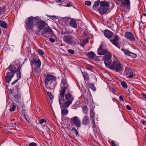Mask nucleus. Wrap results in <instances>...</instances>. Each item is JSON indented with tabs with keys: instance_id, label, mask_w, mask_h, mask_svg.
Wrapping results in <instances>:
<instances>
[{
	"instance_id": "obj_1",
	"label": "nucleus",
	"mask_w": 146,
	"mask_h": 146,
	"mask_svg": "<svg viewBox=\"0 0 146 146\" xmlns=\"http://www.w3.org/2000/svg\"><path fill=\"white\" fill-rule=\"evenodd\" d=\"M44 83L45 85L48 89L54 90L57 83L56 77L53 75L47 74L45 77Z\"/></svg>"
},
{
	"instance_id": "obj_2",
	"label": "nucleus",
	"mask_w": 146,
	"mask_h": 146,
	"mask_svg": "<svg viewBox=\"0 0 146 146\" xmlns=\"http://www.w3.org/2000/svg\"><path fill=\"white\" fill-rule=\"evenodd\" d=\"M70 90L67 79L65 78H63L61 80L60 83V89L59 90L60 96L59 102L60 103L64 102L63 97L66 90L68 91Z\"/></svg>"
},
{
	"instance_id": "obj_3",
	"label": "nucleus",
	"mask_w": 146,
	"mask_h": 146,
	"mask_svg": "<svg viewBox=\"0 0 146 146\" xmlns=\"http://www.w3.org/2000/svg\"><path fill=\"white\" fill-rule=\"evenodd\" d=\"M117 72H120L123 70V67L117 59L114 60L108 67Z\"/></svg>"
},
{
	"instance_id": "obj_4",
	"label": "nucleus",
	"mask_w": 146,
	"mask_h": 146,
	"mask_svg": "<svg viewBox=\"0 0 146 146\" xmlns=\"http://www.w3.org/2000/svg\"><path fill=\"white\" fill-rule=\"evenodd\" d=\"M37 21V17H34L31 16L27 18L25 21L26 29H32L34 26H35V24H36Z\"/></svg>"
},
{
	"instance_id": "obj_5",
	"label": "nucleus",
	"mask_w": 146,
	"mask_h": 146,
	"mask_svg": "<svg viewBox=\"0 0 146 146\" xmlns=\"http://www.w3.org/2000/svg\"><path fill=\"white\" fill-rule=\"evenodd\" d=\"M110 3L105 1H102L100 3V7L98 10L101 14H105L108 11V7H110Z\"/></svg>"
},
{
	"instance_id": "obj_6",
	"label": "nucleus",
	"mask_w": 146,
	"mask_h": 146,
	"mask_svg": "<svg viewBox=\"0 0 146 146\" xmlns=\"http://www.w3.org/2000/svg\"><path fill=\"white\" fill-rule=\"evenodd\" d=\"M70 122L71 124H74L76 127H81V121L78 117L74 116L70 119Z\"/></svg>"
},
{
	"instance_id": "obj_7",
	"label": "nucleus",
	"mask_w": 146,
	"mask_h": 146,
	"mask_svg": "<svg viewBox=\"0 0 146 146\" xmlns=\"http://www.w3.org/2000/svg\"><path fill=\"white\" fill-rule=\"evenodd\" d=\"M37 21L35 24V26L37 27V28L39 30H42L44 27H46L48 26L47 23L44 21L42 20H39L38 17H37Z\"/></svg>"
},
{
	"instance_id": "obj_8",
	"label": "nucleus",
	"mask_w": 146,
	"mask_h": 146,
	"mask_svg": "<svg viewBox=\"0 0 146 146\" xmlns=\"http://www.w3.org/2000/svg\"><path fill=\"white\" fill-rule=\"evenodd\" d=\"M106 54L104 57V60L106 67H108L111 63V55L109 52Z\"/></svg>"
},
{
	"instance_id": "obj_9",
	"label": "nucleus",
	"mask_w": 146,
	"mask_h": 146,
	"mask_svg": "<svg viewBox=\"0 0 146 146\" xmlns=\"http://www.w3.org/2000/svg\"><path fill=\"white\" fill-rule=\"evenodd\" d=\"M21 68V67L19 64L11 65L9 67L10 70L13 73H16L17 72H19L20 71Z\"/></svg>"
},
{
	"instance_id": "obj_10",
	"label": "nucleus",
	"mask_w": 146,
	"mask_h": 146,
	"mask_svg": "<svg viewBox=\"0 0 146 146\" xmlns=\"http://www.w3.org/2000/svg\"><path fill=\"white\" fill-rule=\"evenodd\" d=\"M31 62L35 66H40L41 63L38 57L37 56H34L31 60Z\"/></svg>"
},
{
	"instance_id": "obj_11",
	"label": "nucleus",
	"mask_w": 146,
	"mask_h": 146,
	"mask_svg": "<svg viewBox=\"0 0 146 146\" xmlns=\"http://www.w3.org/2000/svg\"><path fill=\"white\" fill-rule=\"evenodd\" d=\"M108 51L106 48H103L102 44H101L99 48L98 49V54L100 55L106 54Z\"/></svg>"
},
{
	"instance_id": "obj_12",
	"label": "nucleus",
	"mask_w": 146,
	"mask_h": 146,
	"mask_svg": "<svg viewBox=\"0 0 146 146\" xmlns=\"http://www.w3.org/2000/svg\"><path fill=\"white\" fill-rule=\"evenodd\" d=\"M74 38V37L68 35L64 36L63 37L64 41L68 44L72 43Z\"/></svg>"
},
{
	"instance_id": "obj_13",
	"label": "nucleus",
	"mask_w": 146,
	"mask_h": 146,
	"mask_svg": "<svg viewBox=\"0 0 146 146\" xmlns=\"http://www.w3.org/2000/svg\"><path fill=\"white\" fill-rule=\"evenodd\" d=\"M50 126L48 123L44 124L42 126V133L43 135H44L45 134H47L50 130V129L48 127Z\"/></svg>"
},
{
	"instance_id": "obj_14",
	"label": "nucleus",
	"mask_w": 146,
	"mask_h": 146,
	"mask_svg": "<svg viewBox=\"0 0 146 146\" xmlns=\"http://www.w3.org/2000/svg\"><path fill=\"white\" fill-rule=\"evenodd\" d=\"M121 50L126 55L130 56L133 58H135L137 57V56L136 54L133 53L129 50L123 49H121Z\"/></svg>"
},
{
	"instance_id": "obj_15",
	"label": "nucleus",
	"mask_w": 146,
	"mask_h": 146,
	"mask_svg": "<svg viewBox=\"0 0 146 146\" xmlns=\"http://www.w3.org/2000/svg\"><path fill=\"white\" fill-rule=\"evenodd\" d=\"M125 36L127 38L131 41H134L135 38L133 35L130 32H127L125 34Z\"/></svg>"
},
{
	"instance_id": "obj_16",
	"label": "nucleus",
	"mask_w": 146,
	"mask_h": 146,
	"mask_svg": "<svg viewBox=\"0 0 146 146\" xmlns=\"http://www.w3.org/2000/svg\"><path fill=\"white\" fill-rule=\"evenodd\" d=\"M119 37L117 36H115L114 39L110 40V41L112 43L115 45L117 48H119L120 46L118 42V40Z\"/></svg>"
},
{
	"instance_id": "obj_17",
	"label": "nucleus",
	"mask_w": 146,
	"mask_h": 146,
	"mask_svg": "<svg viewBox=\"0 0 146 146\" xmlns=\"http://www.w3.org/2000/svg\"><path fill=\"white\" fill-rule=\"evenodd\" d=\"M46 33H53V31L50 27L44 28L41 32V35L43 36H46Z\"/></svg>"
},
{
	"instance_id": "obj_18",
	"label": "nucleus",
	"mask_w": 146,
	"mask_h": 146,
	"mask_svg": "<svg viewBox=\"0 0 146 146\" xmlns=\"http://www.w3.org/2000/svg\"><path fill=\"white\" fill-rule=\"evenodd\" d=\"M125 72L127 76L130 78H132L134 76L132 70L128 67L126 68Z\"/></svg>"
},
{
	"instance_id": "obj_19",
	"label": "nucleus",
	"mask_w": 146,
	"mask_h": 146,
	"mask_svg": "<svg viewBox=\"0 0 146 146\" xmlns=\"http://www.w3.org/2000/svg\"><path fill=\"white\" fill-rule=\"evenodd\" d=\"M65 98L67 102L71 103H72L74 99L73 96L69 93L66 94H65Z\"/></svg>"
},
{
	"instance_id": "obj_20",
	"label": "nucleus",
	"mask_w": 146,
	"mask_h": 146,
	"mask_svg": "<svg viewBox=\"0 0 146 146\" xmlns=\"http://www.w3.org/2000/svg\"><path fill=\"white\" fill-rule=\"evenodd\" d=\"M104 35L108 38H111L113 36V33L108 30H105L104 32Z\"/></svg>"
},
{
	"instance_id": "obj_21",
	"label": "nucleus",
	"mask_w": 146,
	"mask_h": 146,
	"mask_svg": "<svg viewBox=\"0 0 146 146\" xmlns=\"http://www.w3.org/2000/svg\"><path fill=\"white\" fill-rule=\"evenodd\" d=\"M40 66H35L34 67L33 72V74L36 76H38L39 75L40 72Z\"/></svg>"
},
{
	"instance_id": "obj_22",
	"label": "nucleus",
	"mask_w": 146,
	"mask_h": 146,
	"mask_svg": "<svg viewBox=\"0 0 146 146\" xmlns=\"http://www.w3.org/2000/svg\"><path fill=\"white\" fill-rule=\"evenodd\" d=\"M63 100L64 102L63 103L60 104V102H59V103L60 105V107L61 108H67L72 103H71L70 102L67 101L66 102H64V103L63 104V103L64 102V97H63Z\"/></svg>"
},
{
	"instance_id": "obj_23",
	"label": "nucleus",
	"mask_w": 146,
	"mask_h": 146,
	"mask_svg": "<svg viewBox=\"0 0 146 146\" xmlns=\"http://www.w3.org/2000/svg\"><path fill=\"white\" fill-rule=\"evenodd\" d=\"M87 56L90 58L95 60L97 59V58L96 54L92 52H88Z\"/></svg>"
},
{
	"instance_id": "obj_24",
	"label": "nucleus",
	"mask_w": 146,
	"mask_h": 146,
	"mask_svg": "<svg viewBox=\"0 0 146 146\" xmlns=\"http://www.w3.org/2000/svg\"><path fill=\"white\" fill-rule=\"evenodd\" d=\"M68 25L71 27L74 28H76L77 27L76 21L74 19H71Z\"/></svg>"
},
{
	"instance_id": "obj_25",
	"label": "nucleus",
	"mask_w": 146,
	"mask_h": 146,
	"mask_svg": "<svg viewBox=\"0 0 146 146\" xmlns=\"http://www.w3.org/2000/svg\"><path fill=\"white\" fill-rule=\"evenodd\" d=\"M121 4L123 6H125L128 8L130 7V2L129 0H123L121 2Z\"/></svg>"
},
{
	"instance_id": "obj_26",
	"label": "nucleus",
	"mask_w": 146,
	"mask_h": 146,
	"mask_svg": "<svg viewBox=\"0 0 146 146\" xmlns=\"http://www.w3.org/2000/svg\"><path fill=\"white\" fill-rule=\"evenodd\" d=\"M90 122L89 119L87 116H85L82 120V123L84 125H87L89 124Z\"/></svg>"
},
{
	"instance_id": "obj_27",
	"label": "nucleus",
	"mask_w": 146,
	"mask_h": 146,
	"mask_svg": "<svg viewBox=\"0 0 146 146\" xmlns=\"http://www.w3.org/2000/svg\"><path fill=\"white\" fill-rule=\"evenodd\" d=\"M0 26L5 29H6L7 28V24L5 21L0 20Z\"/></svg>"
},
{
	"instance_id": "obj_28",
	"label": "nucleus",
	"mask_w": 146,
	"mask_h": 146,
	"mask_svg": "<svg viewBox=\"0 0 146 146\" xmlns=\"http://www.w3.org/2000/svg\"><path fill=\"white\" fill-rule=\"evenodd\" d=\"M86 84L89 88H91L93 91H94L96 90V88L93 84L89 83L88 82H86Z\"/></svg>"
},
{
	"instance_id": "obj_29",
	"label": "nucleus",
	"mask_w": 146,
	"mask_h": 146,
	"mask_svg": "<svg viewBox=\"0 0 146 146\" xmlns=\"http://www.w3.org/2000/svg\"><path fill=\"white\" fill-rule=\"evenodd\" d=\"M82 73L84 80L86 81H89V78L88 74L86 72H82Z\"/></svg>"
},
{
	"instance_id": "obj_30",
	"label": "nucleus",
	"mask_w": 146,
	"mask_h": 146,
	"mask_svg": "<svg viewBox=\"0 0 146 146\" xmlns=\"http://www.w3.org/2000/svg\"><path fill=\"white\" fill-rule=\"evenodd\" d=\"M100 2V1L99 0H98L94 2V3L93 6V8L94 9H96L97 7L99 5V4Z\"/></svg>"
},
{
	"instance_id": "obj_31",
	"label": "nucleus",
	"mask_w": 146,
	"mask_h": 146,
	"mask_svg": "<svg viewBox=\"0 0 146 146\" xmlns=\"http://www.w3.org/2000/svg\"><path fill=\"white\" fill-rule=\"evenodd\" d=\"M71 19V18L69 17H65L63 19V20L64 21L66 24L68 25L69 24V23Z\"/></svg>"
},
{
	"instance_id": "obj_32",
	"label": "nucleus",
	"mask_w": 146,
	"mask_h": 146,
	"mask_svg": "<svg viewBox=\"0 0 146 146\" xmlns=\"http://www.w3.org/2000/svg\"><path fill=\"white\" fill-rule=\"evenodd\" d=\"M5 6L0 7V13L2 14L5 11Z\"/></svg>"
},
{
	"instance_id": "obj_33",
	"label": "nucleus",
	"mask_w": 146,
	"mask_h": 146,
	"mask_svg": "<svg viewBox=\"0 0 146 146\" xmlns=\"http://www.w3.org/2000/svg\"><path fill=\"white\" fill-rule=\"evenodd\" d=\"M10 108L9 110H15L16 109L15 104L14 103H12L10 106Z\"/></svg>"
},
{
	"instance_id": "obj_34",
	"label": "nucleus",
	"mask_w": 146,
	"mask_h": 146,
	"mask_svg": "<svg viewBox=\"0 0 146 146\" xmlns=\"http://www.w3.org/2000/svg\"><path fill=\"white\" fill-rule=\"evenodd\" d=\"M121 84L122 86L124 88L126 89L127 88V84L124 81H122L121 82Z\"/></svg>"
},
{
	"instance_id": "obj_35",
	"label": "nucleus",
	"mask_w": 146,
	"mask_h": 146,
	"mask_svg": "<svg viewBox=\"0 0 146 146\" xmlns=\"http://www.w3.org/2000/svg\"><path fill=\"white\" fill-rule=\"evenodd\" d=\"M14 73L12 72H9L7 73V76L10 77L11 78H12L14 76Z\"/></svg>"
},
{
	"instance_id": "obj_36",
	"label": "nucleus",
	"mask_w": 146,
	"mask_h": 146,
	"mask_svg": "<svg viewBox=\"0 0 146 146\" xmlns=\"http://www.w3.org/2000/svg\"><path fill=\"white\" fill-rule=\"evenodd\" d=\"M39 123L42 125V126H43L42 124L48 123L46 122V120L44 119H42L39 121Z\"/></svg>"
},
{
	"instance_id": "obj_37",
	"label": "nucleus",
	"mask_w": 146,
	"mask_h": 146,
	"mask_svg": "<svg viewBox=\"0 0 146 146\" xmlns=\"http://www.w3.org/2000/svg\"><path fill=\"white\" fill-rule=\"evenodd\" d=\"M47 94L51 100H52L54 99V96L51 94V93L47 92Z\"/></svg>"
},
{
	"instance_id": "obj_38",
	"label": "nucleus",
	"mask_w": 146,
	"mask_h": 146,
	"mask_svg": "<svg viewBox=\"0 0 146 146\" xmlns=\"http://www.w3.org/2000/svg\"><path fill=\"white\" fill-rule=\"evenodd\" d=\"M68 113V110H62V115L63 116V115H66Z\"/></svg>"
},
{
	"instance_id": "obj_39",
	"label": "nucleus",
	"mask_w": 146,
	"mask_h": 146,
	"mask_svg": "<svg viewBox=\"0 0 146 146\" xmlns=\"http://www.w3.org/2000/svg\"><path fill=\"white\" fill-rule=\"evenodd\" d=\"M71 130L72 131L75 132V133L76 135H77L78 134V131H77V129L75 128V127H73L72 128V129Z\"/></svg>"
},
{
	"instance_id": "obj_40",
	"label": "nucleus",
	"mask_w": 146,
	"mask_h": 146,
	"mask_svg": "<svg viewBox=\"0 0 146 146\" xmlns=\"http://www.w3.org/2000/svg\"><path fill=\"white\" fill-rule=\"evenodd\" d=\"M90 115L91 117L94 118V114L93 110H90Z\"/></svg>"
},
{
	"instance_id": "obj_41",
	"label": "nucleus",
	"mask_w": 146,
	"mask_h": 146,
	"mask_svg": "<svg viewBox=\"0 0 146 146\" xmlns=\"http://www.w3.org/2000/svg\"><path fill=\"white\" fill-rule=\"evenodd\" d=\"M12 78L6 76L5 77V80L7 82H9L11 81Z\"/></svg>"
},
{
	"instance_id": "obj_42",
	"label": "nucleus",
	"mask_w": 146,
	"mask_h": 146,
	"mask_svg": "<svg viewBox=\"0 0 146 146\" xmlns=\"http://www.w3.org/2000/svg\"><path fill=\"white\" fill-rule=\"evenodd\" d=\"M38 53L41 55H43L44 54V52L41 49H38Z\"/></svg>"
},
{
	"instance_id": "obj_43",
	"label": "nucleus",
	"mask_w": 146,
	"mask_h": 146,
	"mask_svg": "<svg viewBox=\"0 0 146 146\" xmlns=\"http://www.w3.org/2000/svg\"><path fill=\"white\" fill-rule=\"evenodd\" d=\"M17 79H19L21 77V73L20 72V71L19 72H18L17 74Z\"/></svg>"
},
{
	"instance_id": "obj_44",
	"label": "nucleus",
	"mask_w": 146,
	"mask_h": 146,
	"mask_svg": "<svg viewBox=\"0 0 146 146\" xmlns=\"http://www.w3.org/2000/svg\"><path fill=\"white\" fill-rule=\"evenodd\" d=\"M15 98L17 100L21 98V96L20 94H17L14 96Z\"/></svg>"
},
{
	"instance_id": "obj_45",
	"label": "nucleus",
	"mask_w": 146,
	"mask_h": 146,
	"mask_svg": "<svg viewBox=\"0 0 146 146\" xmlns=\"http://www.w3.org/2000/svg\"><path fill=\"white\" fill-rule=\"evenodd\" d=\"M85 5L87 6H90L91 5V3L90 1H86L85 2Z\"/></svg>"
},
{
	"instance_id": "obj_46",
	"label": "nucleus",
	"mask_w": 146,
	"mask_h": 146,
	"mask_svg": "<svg viewBox=\"0 0 146 146\" xmlns=\"http://www.w3.org/2000/svg\"><path fill=\"white\" fill-rule=\"evenodd\" d=\"M68 51L69 53L72 54H74L75 52L72 49H68Z\"/></svg>"
},
{
	"instance_id": "obj_47",
	"label": "nucleus",
	"mask_w": 146,
	"mask_h": 146,
	"mask_svg": "<svg viewBox=\"0 0 146 146\" xmlns=\"http://www.w3.org/2000/svg\"><path fill=\"white\" fill-rule=\"evenodd\" d=\"M29 146H37V144L34 142L30 143L29 144Z\"/></svg>"
},
{
	"instance_id": "obj_48",
	"label": "nucleus",
	"mask_w": 146,
	"mask_h": 146,
	"mask_svg": "<svg viewBox=\"0 0 146 146\" xmlns=\"http://www.w3.org/2000/svg\"><path fill=\"white\" fill-rule=\"evenodd\" d=\"M92 123L93 124L92 127L94 128H95L96 127V124L95 121V119L94 118H93L92 119Z\"/></svg>"
},
{
	"instance_id": "obj_49",
	"label": "nucleus",
	"mask_w": 146,
	"mask_h": 146,
	"mask_svg": "<svg viewBox=\"0 0 146 146\" xmlns=\"http://www.w3.org/2000/svg\"><path fill=\"white\" fill-rule=\"evenodd\" d=\"M25 118L28 122L30 123L31 122V120L28 115H27V116Z\"/></svg>"
},
{
	"instance_id": "obj_50",
	"label": "nucleus",
	"mask_w": 146,
	"mask_h": 146,
	"mask_svg": "<svg viewBox=\"0 0 146 146\" xmlns=\"http://www.w3.org/2000/svg\"><path fill=\"white\" fill-rule=\"evenodd\" d=\"M52 33H45V35L46 36H44V37H46L47 38L50 36V35H51Z\"/></svg>"
},
{
	"instance_id": "obj_51",
	"label": "nucleus",
	"mask_w": 146,
	"mask_h": 146,
	"mask_svg": "<svg viewBox=\"0 0 146 146\" xmlns=\"http://www.w3.org/2000/svg\"><path fill=\"white\" fill-rule=\"evenodd\" d=\"M46 15L47 17L50 18L52 17L53 18H56V16L54 15L51 16L49 15Z\"/></svg>"
},
{
	"instance_id": "obj_52",
	"label": "nucleus",
	"mask_w": 146,
	"mask_h": 146,
	"mask_svg": "<svg viewBox=\"0 0 146 146\" xmlns=\"http://www.w3.org/2000/svg\"><path fill=\"white\" fill-rule=\"evenodd\" d=\"M111 91L113 94H116L115 92H116V91L113 88H112L111 89Z\"/></svg>"
},
{
	"instance_id": "obj_53",
	"label": "nucleus",
	"mask_w": 146,
	"mask_h": 146,
	"mask_svg": "<svg viewBox=\"0 0 146 146\" xmlns=\"http://www.w3.org/2000/svg\"><path fill=\"white\" fill-rule=\"evenodd\" d=\"M49 40L52 43H54L55 41V40L54 39L52 38H49Z\"/></svg>"
},
{
	"instance_id": "obj_54",
	"label": "nucleus",
	"mask_w": 146,
	"mask_h": 146,
	"mask_svg": "<svg viewBox=\"0 0 146 146\" xmlns=\"http://www.w3.org/2000/svg\"><path fill=\"white\" fill-rule=\"evenodd\" d=\"M141 123L144 125H146V121H145L142 120L141 121Z\"/></svg>"
},
{
	"instance_id": "obj_55",
	"label": "nucleus",
	"mask_w": 146,
	"mask_h": 146,
	"mask_svg": "<svg viewBox=\"0 0 146 146\" xmlns=\"http://www.w3.org/2000/svg\"><path fill=\"white\" fill-rule=\"evenodd\" d=\"M22 114L24 116V117L27 116H26V113L24 111H22Z\"/></svg>"
},
{
	"instance_id": "obj_56",
	"label": "nucleus",
	"mask_w": 146,
	"mask_h": 146,
	"mask_svg": "<svg viewBox=\"0 0 146 146\" xmlns=\"http://www.w3.org/2000/svg\"><path fill=\"white\" fill-rule=\"evenodd\" d=\"M126 107L127 110H131V108L129 105H127L126 106Z\"/></svg>"
},
{
	"instance_id": "obj_57",
	"label": "nucleus",
	"mask_w": 146,
	"mask_h": 146,
	"mask_svg": "<svg viewBox=\"0 0 146 146\" xmlns=\"http://www.w3.org/2000/svg\"><path fill=\"white\" fill-rule=\"evenodd\" d=\"M19 80V79H17L15 81L12 82L11 83V84L13 85L16 83L18 80Z\"/></svg>"
},
{
	"instance_id": "obj_58",
	"label": "nucleus",
	"mask_w": 146,
	"mask_h": 146,
	"mask_svg": "<svg viewBox=\"0 0 146 146\" xmlns=\"http://www.w3.org/2000/svg\"><path fill=\"white\" fill-rule=\"evenodd\" d=\"M111 144L112 146H116L115 143L113 141H111Z\"/></svg>"
},
{
	"instance_id": "obj_59",
	"label": "nucleus",
	"mask_w": 146,
	"mask_h": 146,
	"mask_svg": "<svg viewBox=\"0 0 146 146\" xmlns=\"http://www.w3.org/2000/svg\"><path fill=\"white\" fill-rule=\"evenodd\" d=\"M119 99L120 100H121L122 101H123L124 100L123 99V97L122 96H120L119 97Z\"/></svg>"
},
{
	"instance_id": "obj_60",
	"label": "nucleus",
	"mask_w": 146,
	"mask_h": 146,
	"mask_svg": "<svg viewBox=\"0 0 146 146\" xmlns=\"http://www.w3.org/2000/svg\"><path fill=\"white\" fill-rule=\"evenodd\" d=\"M143 96V97L145 98H146V94L144 93H142L141 94Z\"/></svg>"
},
{
	"instance_id": "obj_61",
	"label": "nucleus",
	"mask_w": 146,
	"mask_h": 146,
	"mask_svg": "<svg viewBox=\"0 0 146 146\" xmlns=\"http://www.w3.org/2000/svg\"><path fill=\"white\" fill-rule=\"evenodd\" d=\"M143 96V97L145 98H146V94L144 93H142L141 94Z\"/></svg>"
},
{
	"instance_id": "obj_62",
	"label": "nucleus",
	"mask_w": 146,
	"mask_h": 146,
	"mask_svg": "<svg viewBox=\"0 0 146 146\" xmlns=\"http://www.w3.org/2000/svg\"><path fill=\"white\" fill-rule=\"evenodd\" d=\"M143 96V97L145 98H146V94L144 93H142L141 94Z\"/></svg>"
},
{
	"instance_id": "obj_63",
	"label": "nucleus",
	"mask_w": 146,
	"mask_h": 146,
	"mask_svg": "<svg viewBox=\"0 0 146 146\" xmlns=\"http://www.w3.org/2000/svg\"><path fill=\"white\" fill-rule=\"evenodd\" d=\"M71 6V5L70 4H67L66 5H65V6H66L67 7H70Z\"/></svg>"
},
{
	"instance_id": "obj_64",
	"label": "nucleus",
	"mask_w": 146,
	"mask_h": 146,
	"mask_svg": "<svg viewBox=\"0 0 146 146\" xmlns=\"http://www.w3.org/2000/svg\"><path fill=\"white\" fill-rule=\"evenodd\" d=\"M55 1L57 3H60L61 1V0H55Z\"/></svg>"
}]
</instances>
